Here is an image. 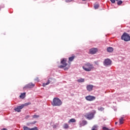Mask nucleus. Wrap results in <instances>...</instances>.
I'll return each instance as SVG.
<instances>
[{
    "label": "nucleus",
    "instance_id": "4be33fe9",
    "mask_svg": "<svg viewBox=\"0 0 130 130\" xmlns=\"http://www.w3.org/2000/svg\"><path fill=\"white\" fill-rule=\"evenodd\" d=\"M31 128L26 126H23V130H30Z\"/></svg>",
    "mask_w": 130,
    "mask_h": 130
},
{
    "label": "nucleus",
    "instance_id": "473e14b6",
    "mask_svg": "<svg viewBox=\"0 0 130 130\" xmlns=\"http://www.w3.org/2000/svg\"><path fill=\"white\" fill-rule=\"evenodd\" d=\"M1 130H8V129L6 128H3V129H2Z\"/></svg>",
    "mask_w": 130,
    "mask_h": 130
},
{
    "label": "nucleus",
    "instance_id": "6e6552de",
    "mask_svg": "<svg viewBox=\"0 0 130 130\" xmlns=\"http://www.w3.org/2000/svg\"><path fill=\"white\" fill-rule=\"evenodd\" d=\"M111 60L110 59L107 58L105 59L104 64L105 66H110L111 64Z\"/></svg>",
    "mask_w": 130,
    "mask_h": 130
},
{
    "label": "nucleus",
    "instance_id": "f3484780",
    "mask_svg": "<svg viewBox=\"0 0 130 130\" xmlns=\"http://www.w3.org/2000/svg\"><path fill=\"white\" fill-rule=\"evenodd\" d=\"M30 104H31V103L28 102V103H25L24 104H22L21 105L22 106H23V108H24V107H25V106H28V105H30Z\"/></svg>",
    "mask_w": 130,
    "mask_h": 130
},
{
    "label": "nucleus",
    "instance_id": "9d476101",
    "mask_svg": "<svg viewBox=\"0 0 130 130\" xmlns=\"http://www.w3.org/2000/svg\"><path fill=\"white\" fill-rule=\"evenodd\" d=\"M97 51H98V49L97 48H93L89 50V53H90V54H95Z\"/></svg>",
    "mask_w": 130,
    "mask_h": 130
},
{
    "label": "nucleus",
    "instance_id": "5701e85b",
    "mask_svg": "<svg viewBox=\"0 0 130 130\" xmlns=\"http://www.w3.org/2000/svg\"><path fill=\"white\" fill-rule=\"evenodd\" d=\"M86 124H87V121H85V120L82 121V125H86Z\"/></svg>",
    "mask_w": 130,
    "mask_h": 130
},
{
    "label": "nucleus",
    "instance_id": "2eb2a0df",
    "mask_svg": "<svg viewBox=\"0 0 130 130\" xmlns=\"http://www.w3.org/2000/svg\"><path fill=\"white\" fill-rule=\"evenodd\" d=\"M107 50L108 52H112V51H113V48L111 47H110L107 49Z\"/></svg>",
    "mask_w": 130,
    "mask_h": 130
},
{
    "label": "nucleus",
    "instance_id": "393cba45",
    "mask_svg": "<svg viewBox=\"0 0 130 130\" xmlns=\"http://www.w3.org/2000/svg\"><path fill=\"white\" fill-rule=\"evenodd\" d=\"M110 2H111V3L112 4H115V1L116 2H118V1H119V0H110Z\"/></svg>",
    "mask_w": 130,
    "mask_h": 130
},
{
    "label": "nucleus",
    "instance_id": "bb28decb",
    "mask_svg": "<svg viewBox=\"0 0 130 130\" xmlns=\"http://www.w3.org/2000/svg\"><path fill=\"white\" fill-rule=\"evenodd\" d=\"M103 130H112V129H109V128H107L106 127H103Z\"/></svg>",
    "mask_w": 130,
    "mask_h": 130
},
{
    "label": "nucleus",
    "instance_id": "412c9836",
    "mask_svg": "<svg viewBox=\"0 0 130 130\" xmlns=\"http://www.w3.org/2000/svg\"><path fill=\"white\" fill-rule=\"evenodd\" d=\"M63 128H65V129L69 128V124L67 123L64 124Z\"/></svg>",
    "mask_w": 130,
    "mask_h": 130
},
{
    "label": "nucleus",
    "instance_id": "a211bd4d",
    "mask_svg": "<svg viewBox=\"0 0 130 130\" xmlns=\"http://www.w3.org/2000/svg\"><path fill=\"white\" fill-rule=\"evenodd\" d=\"M123 120H124L123 117H121V118L119 119L120 124H122L123 123Z\"/></svg>",
    "mask_w": 130,
    "mask_h": 130
},
{
    "label": "nucleus",
    "instance_id": "0eeeda50",
    "mask_svg": "<svg viewBox=\"0 0 130 130\" xmlns=\"http://www.w3.org/2000/svg\"><path fill=\"white\" fill-rule=\"evenodd\" d=\"M85 99H86L87 101H94V100L96 99V98L94 96L88 95L86 96Z\"/></svg>",
    "mask_w": 130,
    "mask_h": 130
},
{
    "label": "nucleus",
    "instance_id": "9b49d317",
    "mask_svg": "<svg viewBox=\"0 0 130 130\" xmlns=\"http://www.w3.org/2000/svg\"><path fill=\"white\" fill-rule=\"evenodd\" d=\"M94 86L93 85H88L86 86L87 91H89V92H91L92 90H93V87Z\"/></svg>",
    "mask_w": 130,
    "mask_h": 130
},
{
    "label": "nucleus",
    "instance_id": "f8f14e48",
    "mask_svg": "<svg viewBox=\"0 0 130 130\" xmlns=\"http://www.w3.org/2000/svg\"><path fill=\"white\" fill-rule=\"evenodd\" d=\"M76 57V56L75 55H72V56L70 57L69 58V63H71V61H73L74 59Z\"/></svg>",
    "mask_w": 130,
    "mask_h": 130
},
{
    "label": "nucleus",
    "instance_id": "e433bc0d",
    "mask_svg": "<svg viewBox=\"0 0 130 130\" xmlns=\"http://www.w3.org/2000/svg\"><path fill=\"white\" fill-rule=\"evenodd\" d=\"M85 1H87V0H82L83 2H85Z\"/></svg>",
    "mask_w": 130,
    "mask_h": 130
},
{
    "label": "nucleus",
    "instance_id": "b1692460",
    "mask_svg": "<svg viewBox=\"0 0 130 130\" xmlns=\"http://www.w3.org/2000/svg\"><path fill=\"white\" fill-rule=\"evenodd\" d=\"M122 4V1H118V2H117V5L118 6H120V5H121Z\"/></svg>",
    "mask_w": 130,
    "mask_h": 130
},
{
    "label": "nucleus",
    "instance_id": "4c0bfd02",
    "mask_svg": "<svg viewBox=\"0 0 130 130\" xmlns=\"http://www.w3.org/2000/svg\"><path fill=\"white\" fill-rule=\"evenodd\" d=\"M1 10H2V8L0 7V11H1Z\"/></svg>",
    "mask_w": 130,
    "mask_h": 130
},
{
    "label": "nucleus",
    "instance_id": "aec40b11",
    "mask_svg": "<svg viewBox=\"0 0 130 130\" xmlns=\"http://www.w3.org/2000/svg\"><path fill=\"white\" fill-rule=\"evenodd\" d=\"M99 8V4H95L94 5V8L95 9V10H97V9H98Z\"/></svg>",
    "mask_w": 130,
    "mask_h": 130
},
{
    "label": "nucleus",
    "instance_id": "f704fd0d",
    "mask_svg": "<svg viewBox=\"0 0 130 130\" xmlns=\"http://www.w3.org/2000/svg\"><path fill=\"white\" fill-rule=\"evenodd\" d=\"M36 81H38V78H37L36 79Z\"/></svg>",
    "mask_w": 130,
    "mask_h": 130
},
{
    "label": "nucleus",
    "instance_id": "c9c22d12",
    "mask_svg": "<svg viewBox=\"0 0 130 130\" xmlns=\"http://www.w3.org/2000/svg\"><path fill=\"white\" fill-rule=\"evenodd\" d=\"M115 124H117V122H116L115 123Z\"/></svg>",
    "mask_w": 130,
    "mask_h": 130
},
{
    "label": "nucleus",
    "instance_id": "a878e982",
    "mask_svg": "<svg viewBox=\"0 0 130 130\" xmlns=\"http://www.w3.org/2000/svg\"><path fill=\"white\" fill-rule=\"evenodd\" d=\"M33 118H38V117H39V115H34V116H32Z\"/></svg>",
    "mask_w": 130,
    "mask_h": 130
},
{
    "label": "nucleus",
    "instance_id": "cd10ccee",
    "mask_svg": "<svg viewBox=\"0 0 130 130\" xmlns=\"http://www.w3.org/2000/svg\"><path fill=\"white\" fill-rule=\"evenodd\" d=\"M98 109H99V110H100V111H103V110H104V109L103 107L99 108Z\"/></svg>",
    "mask_w": 130,
    "mask_h": 130
},
{
    "label": "nucleus",
    "instance_id": "ddd939ff",
    "mask_svg": "<svg viewBox=\"0 0 130 130\" xmlns=\"http://www.w3.org/2000/svg\"><path fill=\"white\" fill-rule=\"evenodd\" d=\"M50 80H52V78H50L49 80H48V82L47 83L43 84V86L45 87V86H47V85L50 84V82H51L50 81Z\"/></svg>",
    "mask_w": 130,
    "mask_h": 130
},
{
    "label": "nucleus",
    "instance_id": "39448f33",
    "mask_svg": "<svg viewBox=\"0 0 130 130\" xmlns=\"http://www.w3.org/2000/svg\"><path fill=\"white\" fill-rule=\"evenodd\" d=\"M94 115H95V112H90V113H86L84 115V116L87 119L91 120L93 118Z\"/></svg>",
    "mask_w": 130,
    "mask_h": 130
},
{
    "label": "nucleus",
    "instance_id": "20e7f679",
    "mask_svg": "<svg viewBox=\"0 0 130 130\" xmlns=\"http://www.w3.org/2000/svg\"><path fill=\"white\" fill-rule=\"evenodd\" d=\"M122 40H124V41H130V36L126 32H124L121 36Z\"/></svg>",
    "mask_w": 130,
    "mask_h": 130
},
{
    "label": "nucleus",
    "instance_id": "7ed1b4c3",
    "mask_svg": "<svg viewBox=\"0 0 130 130\" xmlns=\"http://www.w3.org/2000/svg\"><path fill=\"white\" fill-rule=\"evenodd\" d=\"M62 104V102L58 99V98H54L52 102L53 106H60Z\"/></svg>",
    "mask_w": 130,
    "mask_h": 130
},
{
    "label": "nucleus",
    "instance_id": "2f4dec72",
    "mask_svg": "<svg viewBox=\"0 0 130 130\" xmlns=\"http://www.w3.org/2000/svg\"><path fill=\"white\" fill-rule=\"evenodd\" d=\"M53 128H56V125H53Z\"/></svg>",
    "mask_w": 130,
    "mask_h": 130
},
{
    "label": "nucleus",
    "instance_id": "6ab92c4d",
    "mask_svg": "<svg viewBox=\"0 0 130 130\" xmlns=\"http://www.w3.org/2000/svg\"><path fill=\"white\" fill-rule=\"evenodd\" d=\"M71 122H76V119L72 118L69 121H68V123H71Z\"/></svg>",
    "mask_w": 130,
    "mask_h": 130
},
{
    "label": "nucleus",
    "instance_id": "c756f323",
    "mask_svg": "<svg viewBox=\"0 0 130 130\" xmlns=\"http://www.w3.org/2000/svg\"><path fill=\"white\" fill-rule=\"evenodd\" d=\"M72 1H73V0H66L65 2L66 3H71V2H72Z\"/></svg>",
    "mask_w": 130,
    "mask_h": 130
},
{
    "label": "nucleus",
    "instance_id": "dca6fc26",
    "mask_svg": "<svg viewBox=\"0 0 130 130\" xmlns=\"http://www.w3.org/2000/svg\"><path fill=\"white\" fill-rule=\"evenodd\" d=\"M91 130H98V125H94L92 127Z\"/></svg>",
    "mask_w": 130,
    "mask_h": 130
},
{
    "label": "nucleus",
    "instance_id": "4468645a",
    "mask_svg": "<svg viewBox=\"0 0 130 130\" xmlns=\"http://www.w3.org/2000/svg\"><path fill=\"white\" fill-rule=\"evenodd\" d=\"M26 96V92H23L21 93L20 95V98L21 99H24Z\"/></svg>",
    "mask_w": 130,
    "mask_h": 130
},
{
    "label": "nucleus",
    "instance_id": "f03ea898",
    "mask_svg": "<svg viewBox=\"0 0 130 130\" xmlns=\"http://www.w3.org/2000/svg\"><path fill=\"white\" fill-rule=\"evenodd\" d=\"M82 68L86 72H91L94 69V66L90 63H86L82 67Z\"/></svg>",
    "mask_w": 130,
    "mask_h": 130
},
{
    "label": "nucleus",
    "instance_id": "7c9ffc66",
    "mask_svg": "<svg viewBox=\"0 0 130 130\" xmlns=\"http://www.w3.org/2000/svg\"><path fill=\"white\" fill-rule=\"evenodd\" d=\"M37 122V121H35L31 122V124H35V123H36Z\"/></svg>",
    "mask_w": 130,
    "mask_h": 130
},
{
    "label": "nucleus",
    "instance_id": "f257e3e1",
    "mask_svg": "<svg viewBox=\"0 0 130 130\" xmlns=\"http://www.w3.org/2000/svg\"><path fill=\"white\" fill-rule=\"evenodd\" d=\"M61 63L62 65H60L59 66H58V68L59 69H63V68H65L64 69V71H68V70H69L70 68V65H68V63H67V59L66 58H63L61 61Z\"/></svg>",
    "mask_w": 130,
    "mask_h": 130
},
{
    "label": "nucleus",
    "instance_id": "423d86ee",
    "mask_svg": "<svg viewBox=\"0 0 130 130\" xmlns=\"http://www.w3.org/2000/svg\"><path fill=\"white\" fill-rule=\"evenodd\" d=\"M35 84L30 83H29L25 86V87H23V89H31V88H33L35 87Z\"/></svg>",
    "mask_w": 130,
    "mask_h": 130
},
{
    "label": "nucleus",
    "instance_id": "58836bf2",
    "mask_svg": "<svg viewBox=\"0 0 130 130\" xmlns=\"http://www.w3.org/2000/svg\"><path fill=\"white\" fill-rule=\"evenodd\" d=\"M78 82H80V80H78Z\"/></svg>",
    "mask_w": 130,
    "mask_h": 130
},
{
    "label": "nucleus",
    "instance_id": "c85d7f7f",
    "mask_svg": "<svg viewBox=\"0 0 130 130\" xmlns=\"http://www.w3.org/2000/svg\"><path fill=\"white\" fill-rule=\"evenodd\" d=\"M30 130H38V128L37 127H35L34 128H30Z\"/></svg>",
    "mask_w": 130,
    "mask_h": 130
},
{
    "label": "nucleus",
    "instance_id": "72a5a7b5",
    "mask_svg": "<svg viewBox=\"0 0 130 130\" xmlns=\"http://www.w3.org/2000/svg\"><path fill=\"white\" fill-rule=\"evenodd\" d=\"M84 81H85V79H82V83H83V82H84Z\"/></svg>",
    "mask_w": 130,
    "mask_h": 130
},
{
    "label": "nucleus",
    "instance_id": "1a4fd4ad",
    "mask_svg": "<svg viewBox=\"0 0 130 130\" xmlns=\"http://www.w3.org/2000/svg\"><path fill=\"white\" fill-rule=\"evenodd\" d=\"M23 107L22 105L21 106H17V107L14 108V111L17 112H21V110L23 109Z\"/></svg>",
    "mask_w": 130,
    "mask_h": 130
}]
</instances>
